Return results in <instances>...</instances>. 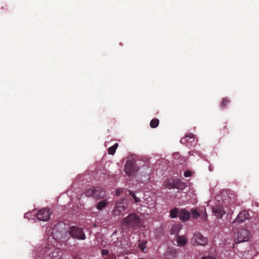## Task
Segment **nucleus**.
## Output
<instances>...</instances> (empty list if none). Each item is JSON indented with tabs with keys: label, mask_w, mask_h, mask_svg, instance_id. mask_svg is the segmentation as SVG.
<instances>
[{
	"label": "nucleus",
	"mask_w": 259,
	"mask_h": 259,
	"mask_svg": "<svg viewBox=\"0 0 259 259\" xmlns=\"http://www.w3.org/2000/svg\"><path fill=\"white\" fill-rule=\"evenodd\" d=\"M135 161L134 160H127L124 166V171L128 175H131L137 171Z\"/></svg>",
	"instance_id": "nucleus-9"
},
{
	"label": "nucleus",
	"mask_w": 259,
	"mask_h": 259,
	"mask_svg": "<svg viewBox=\"0 0 259 259\" xmlns=\"http://www.w3.org/2000/svg\"><path fill=\"white\" fill-rule=\"evenodd\" d=\"M125 199H121L117 201L112 211V215L115 217L116 216H120L123 215V211L126 209V206L124 203Z\"/></svg>",
	"instance_id": "nucleus-4"
},
{
	"label": "nucleus",
	"mask_w": 259,
	"mask_h": 259,
	"mask_svg": "<svg viewBox=\"0 0 259 259\" xmlns=\"http://www.w3.org/2000/svg\"><path fill=\"white\" fill-rule=\"evenodd\" d=\"M177 242L179 246H185L187 242L188 239L185 236H177Z\"/></svg>",
	"instance_id": "nucleus-15"
},
{
	"label": "nucleus",
	"mask_w": 259,
	"mask_h": 259,
	"mask_svg": "<svg viewBox=\"0 0 259 259\" xmlns=\"http://www.w3.org/2000/svg\"><path fill=\"white\" fill-rule=\"evenodd\" d=\"M145 243H140L139 246L140 249L144 250V248L145 247Z\"/></svg>",
	"instance_id": "nucleus-28"
},
{
	"label": "nucleus",
	"mask_w": 259,
	"mask_h": 259,
	"mask_svg": "<svg viewBox=\"0 0 259 259\" xmlns=\"http://www.w3.org/2000/svg\"><path fill=\"white\" fill-rule=\"evenodd\" d=\"M101 252H102V255H107L108 253V251L107 249H103V250H102Z\"/></svg>",
	"instance_id": "nucleus-25"
},
{
	"label": "nucleus",
	"mask_w": 259,
	"mask_h": 259,
	"mask_svg": "<svg viewBox=\"0 0 259 259\" xmlns=\"http://www.w3.org/2000/svg\"><path fill=\"white\" fill-rule=\"evenodd\" d=\"M213 212L217 215L219 218H222L224 214H225V211L222 206L217 205L213 208Z\"/></svg>",
	"instance_id": "nucleus-12"
},
{
	"label": "nucleus",
	"mask_w": 259,
	"mask_h": 259,
	"mask_svg": "<svg viewBox=\"0 0 259 259\" xmlns=\"http://www.w3.org/2000/svg\"><path fill=\"white\" fill-rule=\"evenodd\" d=\"M191 216L192 218L196 219L200 216L199 212L196 209H192L191 211Z\"/></svg>",
	"instance_id": "nucleus-22"
},
{
	"label": "nucleus",
	"mask_w": 259,
	"mask_h": 259,
	"mask_svg": "<svg viewBox=\"0 0 259 259\" xmlns=\"http://www.w3.org/2000/svg\"><path fill=\"white\" fill-rule=\"evenodd\" d=\"M121 191H121V190H119V189L117 190L116 191V195L117 196L119 195H120V193L121 192Z\"/></svg>",
	"instance_id": "nucleus-29"
},
{
	"label": "nucleus",
	"mask_w": 259,
	"mask_h": 259,
	"mask_svg": "<svg viewBox=\"0 0 259 259\" xmlns=\"http://www.w3.org/2000/svg\"><path fill=\"white\" fill-rule=\"evenodd\" d=\"M179 210L177 208L172 209L170 211V217L171 218H176L178 215Z\"/></svg>",
	"instance_id": "nucleus-20"
},
{
	"label": "nucleus",
	"mask_w": 259,
	"mask_h": 259,
	"mask_svg": "<svg viewBox=\"0 0 259 259\" xmlns=\"http://www.w3.org/2000/svg\"><path fill=\"white\" fill-rule=\"evenodd\" d=\"M179 217L181 220L187 221L190 218V213L185 209H182L180 211Z\"/></svg>",
	"instance_id": "nucleus-13"
},
{
	"label": "nucleus",
	"mask_w": 259,
	"mask_h": 259,
	"mask_svg": "<svg viewBox=\"0 0 259 259\" xmlns=\"http://www.w3.org/2000/svg\"><path fill=\"white\" fill-rule=\"evenodd\" d=\"M201 259H215V258L211 256H206L202 257Z\"/></svg>",
	"instance_id": "nucleus-26"
},
{
	"label": "nucleus",
	"mask_w": 259,
	"mask_h": 259,
	"mask_svg": "<svg viewBox=\"0 0 259 259\" xmlns=\"http://www.w3.org/2000/svg\"><path fill=\"white\" fill-rule=\"evenodd\" d=\"M159 121L158 119L154 118L150 121V125L152 128H156L159 125Z\"/></svg>",
	"instance_id": "nucleus-19"
},
{
	"label": "nucleus",
	"mask_w": 259,
	"mask_h": 259,
	"mask_svg": "<svg viewBox=\"0 0 259 259\" xmlns=\"http://www.w3.org/2000/svg\"><path fill=\"white\" fill-rule=\"evenodd\" d=\"M207 215L206 212H204L203 214L201 215V218L204 220H206L207 219Z\"/></svg>",
	"instance_id": "nucleus-27"
},
{
	"label": "nucleus",
	"mask_w": 259,
	"mask_h": 259,
	"mask_svg": "<svg viewBox=\"0 0 259 259\" xmlns=\"http://www.w3.org/2000/svg\"><path fill=\"white\" fill-rule=\"evenodd\" d=\"M184 175L185 177H189L191 175V172L190 171H186L184 172Z\"/></svg>",
	"instance_id": "nucleus-24"
},
{
	"label": "nucleus",
	"mask_w": 259,
	"mask_h": 259,
	"mask_svg": "<svg viewBox=\"0 0 259 259\" xmlns=\"http://www.w3.org/2000/svg\"><path fill=\"white\" fill-rule=\"evenodd\" d=\"M84 194L88 197H93L95 199H101L106 196V192L101 187H94L85 191Z\"/></svg>",
	"instance_id": "nucleus-3"
},
{
	"label": "nucleus",
	"mask_w": 259,
	"mask_h": 259,
	"mask_svg": "<svg viewBox=\"0 0 259 259\" xmlns=\"http://www.w3.org/2000/svg\"><path fill=\"white\" fill-rule=\"evenodd\" d=\"M69 234L73 238L77 239H85V235L82 229L76 226H72L68 231Z\"/></svg>",
	"instance_id": "nucleus-5"
},
{
	"label": "nucleus",
	"mask_w": 259,
	"mask_h": 259,
	"mask_svg": "<svg viewBox=\"0 0 259 259\" xmlns=\"http://www.w3.org/2000/svg\"><path fill=\"white\" fill-rule=\"evenodd\" d=\"M27 215V213L25 214L24 217H26V215Z\"/></svg>",
	"instance_id": "nucleus-31"
},
{
	"label": "nucleus",
	"mask_w": 259,
	"mask_h": 259,
	"mask_svg": "<svg viewBox=\"0 0 259 259\" xmlns=\"http://www.w3.org/2000/svg\"><path fill=\"white\" fill-rule=\"evenodd\" d=\"M112 257H113L114 258H115V257L114 256V255H112Z\"/></svg>",
	"instance_id": "nucleus-30"
},
{
	"label": "nucleus",
	"mask_w": 259,
	"mask_h": 259,
	"mask_svg": "<svg viewBox=\"0 0 259 259\" xmlns=\"http://www.w3.org/2000/svg\"><path fill=\"white\" fill-rule=\"evenodd\" d=\"M104 259H109L108 257L104 258Z\"/></svg>",
	"instance_id": "nucleus-32"
},
{
	"label": "nucleus",
	"mask_w": 259,
	"mask_h": 259,
	"mask_svg": "<svg viewBox=\"0 0 259 259\" xmlns=\"http://www.w3.org/2000/svg\"><path fill=\"white\" fill-rule=\"evenodd\" d=\"M180 142L187 146H194L196 144L197 139L194 134L187 133L184 137L181 139Z\"/></svg>",
	"instance_id": "nucleus-6"
},
{
	"label": "nucleus",
	"mask_w": 259,
	"mask_h": 259,
	"mask_svg": "<svg viewBox=\"0 0 259 259\" xmlns=\"http://www.w3.org/2000/svg\"><path fill=\"white\" fill-rule=\"evenodd\" d=\"M107 205V201L106 200H103L99 202L97 205V208L101 210L105 208Z\"/></svg>",
	"instance_id": "nucleus-17"
},
{
	"label": "nucleus",
	"mask_w": 259,
	"mask_h": 259,
	"mask_svg": "<svg viewBox=\"0 0 259 259\" xmlns=\"http://www.w3.org/2000/svg\"><path fill=\"white\" fill-rule=\"evenodd\" d=\"M249 219V214L246 210H242L237 215L236 218L233 221L232 223H241Z\"/></svg>",
	"instance_id": "nucleus-11"
},
{
	"label": "nucleus",
	"mask_w": 259,
	"mask_h": 259,
	"mask_svg": "<svg viewBox=\"0 0 259 259\" xmlns=\"http://www.w3.org/2000/svg\"><path fill=\"white\" fill-rule=\"evenodd\" d=\"M129 194L133 197L135 202L139 203L141 201V200L140 199V198L139 197H137L133 191H129Z\"/></svg>",
	"instance_id": "nucleus-23"
},
{
	"label": "nucleus",
	"mask_w": 259,
	"mask_h": 259,
	"mask_svg": "<svg viewBox=\"0 0 259 259\" xmlns=\"http://www.w3.org/2000/svg\"><path fill=\"white\" fill-rule=\"evenodd\" d=\"M230 103V100L227 98H224L222 99V102L220 104L221 108H224L226 107Z\"/></svg>",
	"instance_id": "nucleus-21"
},
{
	"label": "nucleus",
	"mask_w": 259,
	"mask_h": 259,
	"mask_svg": "<svg viewBox=\"0 0 259 259\" xmlns=\"http://www.w3.org/2000/svg\"><path fill=\"white\" fill-rule=\"evenodd\" d=\"M176 179H169L164 182V186L169 189H175Z\"/></svg>",
	"instance_id": "nucleus-14"
},
{
	"label": "nucleus",
	"mask_w": 259,
	"mask_h": 259,
	"mask_svg": "<svg viewBox=\"0 0 259 259\" xmlns=\"http://www.w3.org/2000/svg\"><path fill=\"white\" fill-rule=\"evenodd\" d=\"M186 187L185 183L182 182L180 179H176L175 181V189L179 190H183Z\"/></svg>",
	"instance_id": "nucleus-16"
},
{
	"label": "nucleus",
	"mask_w": 259,
	"mask_h": 259,
	"mask_svg": "<svg viewBox=\"0 0 259 259\" xmlns=\"http://www.w3.org/2000/svg\"><path fill=\"white\" fill-rule=\"evenodd\" d=\"M250 238V234L248 230L245 229H240L237 234L236 238V243L248 241Z\"/></svg>",
	"instance_id": "nucleus-8"
},
{
	"label": "nucleus",
	"mask_w": 259,
	"mask_h": 259,
	"mask_svg": "<svg viewBox=\"0 0 259 259\" xmlns=\"http://www.w3.org/2000/svg\"><path fill=\"white\" fill-rule=\"evenodd\" d=\"M51 213L48 208H43L39 210L36 214L37 218L39 221H47L50 218Z\"/></svg>",
	"instance_id": "nucleus-10"
},
{
	"label": "nucleus",
	"mask_w": 259,
	"mask_h": 259,
	"mask_svg": "<svg viewBox=\"0 0 259 259\" xmlns=\"http://www.w3.org/2000/svg\"><path fill=\"white\" fill-rule=\"evenodd\" d=\"M191 241L194 245L205 246L207 244V239L203 237L200 233L196 232L193 234Z\"/></svg>",
	"instance_id": "nucleus-7"
},
{
	"label": "nucleus",
	"mask_w": 259,
	"mask_h": 259,
	"mask_svg": "<svg viewBox=\"0 0 259 259\" xmlns=\"http://www.w3.org/2000/svg\"><path fill=\"white\" fill-rule=\"evenodd\" d=\"M118 146V144L116 143L114 145L109 147L108 149V154L110 155H114L115 153L116 150Z\"/></svg>",
	"instance_id": "nucleus-18"
},
{
	"label": "nucleus",
	"mask_w": 259,
	"mask_h": 259,
	"mask_svg": "<svg viewBox=\"0 0 259 259\" xmlns=\"http://www.w3.org/2000/svg\"><path fill=\"white\" fill-rule=\"evenodd\" d=\"M59 253V249L55 247L54 244L49 243L41 250L44 259H62Z\"/></svg>",
	"instance_id": "nucleus-1"
},
{
	"label": "nucleus",
	"mask_w": 259,
	"mask_h": 259,
	"mask_svg": "<svg viewBox=\"0 0 259 259\" xmlns=\"http://www.w3.org/2000/svg\"><path fill=\"white\" fill-rule=\"evenodd\" d=\"M121 224L127 228H137L140 224V218L136 213H131L122 220Z\"/></svg>",
	"instance_id": "nucleus-2"
}]
</instances>
